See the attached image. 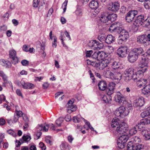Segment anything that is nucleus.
Wrapping results in <instances>:
<instances>
[{"label":"nucleus","instance_id":"obj_1","mask_svg":"<svg viewBox=\"0 0 150 150\" xmlns=\"http://www.w3.org/2000/svg\"><path fill=\"white\" fill-rule=\"evenodd\" d=\"M146 69L144 68L143 69L139 70L136 72H134L133 69H129L128 70L127 76L134 80L140 78L143 75V73L145 71Z\"/></svg>","mask_w":150,"mask_h":150},{"label":"nucleus","instance_id":"obj_2","mask_svg":"<svg viewBox=\"0 0 150 150\" xmlns=\"http://www.w3.org/2000/svg\"><path fill=\"white\" fill-rule=\"evenodd\" d=\"M115 85V84L113 83H110L109 84L108 87H107L105 90L108 96V97H106V98H104V100L105 103H108L109 101L111 100L109 96L111 95L114 93Z\"/></svg>","mask_w":150,"mask_h":150},{"label":"nucleus","instance_id":"obj_3","mask_svg":"<svg viewBox=\"0 0 150 150\" xmlns=\"http://www.w3.org/2000/svg\"><path fill=\"white\" fill-rule=\"evenodd\" d=\"M120 4L117 2H112L109 4L106 12H115L118 10Z\"/></svg>","mask_w":150,"mask_h":150},{"label":"nucleus","instance_id":"obj_4","mask_svg":"<svg viewBox=\"0 0 150 150\" xmlns=\"http://www.w3.org/2000/svg\"><path fill=\"white\" fill-rule=\"evenodd\" d=\"M138 11L135 10L129 11L126 16V20L128 22H130L133 21L135 16L137 15Z\"/></svg>","mask_w":150,"mask_h":150},{"label":"nucleus","instance_id":"obj_5","mask_svg":"<svg viewBox=\"0 0 150 150\" xmlns=\"http://www.w3.org/2000/svg\"><path fill=\"white\" fill-rule=\"evenodd\" d=\"M144 19V16L142 15L137 16L133 23L134 27L137 28L141 25L143 26Z\"/></svg>","mask_w":150,"mask_h":150},{"label":"nucleus","instance_id":"obj_6","mask_svg":"<svg viewBox=\"0 0 150 150\" xmlns=\"http://www.w3.org/2000/svg\"><path fill=\"white\" fill-rule=\"evenodd\" d=\"M140 142V139L138 137H135L134 138L133 141L129 142L127 145V149L128 150H133L134 143L135 142H137L138 143Z\"/></svg>","mask_w":150,"mask_h":150},{"label":"nucleus","instance_id":"obj_7","mask_svg":"<svg viewBox=\"0 0 150 150\" xmlns=\"http://www.w3.org/2000/svg\"><path fill=\"white\" fill-rule=\"evenodd\" d=\"M111 59L110 57H107L106 59L100 61V66L101 68L104 69L108 66L111 61Z\"/></svg>","mask_w":150,"mask_h":150},{"label":"nucleus","instance_id":"obj_8","mask_svg":"<svg viewBox=\"0 0 150 150\" xmlns=\"http://www.w3.org/2000/svg\"><path fill=\"white\" fill-rule=\"evenodd\" d=\"M16 54V52L14 50H11L9 52V57L12 59L11 63L13 64H15L18 62V59Z\"/></svg>","mask_w":150,"mask_h":150},{"label":"nucleus","instance_id":"obj_9","mask_svg":"<svg viewBox=\"0 0 150 150\" xmlns=\"http://www.w3.org/2000/svg\"><path fill=\"white\" fill-rule=\"evenodd\" d=\"M107 73L109 74L110 77L111 79H120L121 77V75L120 73L116 72L114 70L112 71V72L108 71Z\"/></svg>","mask_w":150,"mask_h":150},{"label":"nucleus","instance_id":"obj_10","mask_svg":"<svg viewBox=\"0 0 150 150\" xmlns=\"http://www.w3.org/2000/svg\"><path fill=\"white\" fill-rule=\"evenodd\" d=\"M117 134H125L127 131L126 128L124 125L120 124L119 127H117V129H116Z\"/></svg>","mask_w":150,"mask_h":150},{"label":"nucleus","instance_id":"obj_11","mask_svg":"<svg viewBox=\"0 0 150 150\" xmlns=\"http://www.w3.org/2000/svg\"><path fill=\"white\" fill-rule=\"evenodd\" d=\"M127 49L126 47H121L117 50V54L122 57L127 54Z\"/></svg>","mask_w":150,"mask_h":150},{"label":"nucleus","instance_id":"obj_12","mask_svg":"<svg viewBox=\"0 0 150 150\" xmlns=\"http://www.w3.org/2000/svg\"><path fill=\"white\" fill-rule=\"evenodd\" d=\"M99 37L100 38V39H101L102 40L105 39L106 42L108 44H110L113 40V37L111 35H108L106 38L104 36V35H99Z\"/></svg>","mask_w":150,"mask_h":150},{"label":"nucleus","instance_id":"obj_13","mask_svg":"<svg viewBox=\"0 0 150 150\" xmlns=\"http://www.w3.org/2000/svg\"><path fill=\"white\" fill-rule=\"evenodd\" d=\"M128 139V136L127 135L123 134L121 136L118 140V145L123 144L126 142Z\"/></svg>","mask_w":150,"mask_h":150},{"label":"nucleus","instance_id":"obj_14","mask_svg":"<svg viewBox=\"0 0 150 150\" xmlns=\"http://www.w3.org/2000/svg\"><path fill=\"white\" fill-rule=\"evenodd\" d=\"M139 57L138 55H136L133 52H131L129 54L128 59L129 61L131 62H134L137 60Z\"/></svg>","mask_w":150,"mask_h":150},{"label":"nucleus","instance_id":"obj_15","mask_svg":"<svg viewBox=\"0 0 150 150\" xmlns=\"http://www.w3.org/2000/svg\"><path fill=\"white\" fill-rule=\"evenodd\" d=\"M107 14L108 15V21H110L112 22L116 20L117 16L116 14L112 13V12H107Z\"/></svg>","mask_w":150,"mask_h":150},{"label":"nucleus","instance_id":"obj_16","mask_svg":"<svg viewBox=\"0 0 150 150\" xmlns=\"http://www.w3.org/2000/svg\"><path fill=\"white\" fill-rule=\"evenodd\" d=\"M147 83V80L146 79L140 78L136 82V85L139 87H141L146 85Z\"/></svg>","mask_w":150,"mask_h":150},{"label":"nucleus","instance_id":"obj_17","mask_svg":"<svg viewBox=\"0 0 150 150\" xmlns=\"http://www.w3.org/2000/svg\"><path fill=\"white\" fill-rule=\"evenodd\" d=\"M99 89L101 91H104L106 90L107 87L106 82L104 81H100L98 84Z\"/></svg>","mask_w":150,"mask_h":150},{"label":"nucleus","instance_id":"obj_18","mask_svg":"<svg viewBox=\"0 0 150 150\" xmlns=\"http://www.w3.org/2000/svg\"><path fill=\"white\" fill-rule=\"evenodd\" d=\"M90 65L94 67H98L100 66V61L97 59H91L89 61Z\"/></svg>","mask_w":150,"mask_h":150},{"label":"nucleus","instance_id":"obj_19","mask_svg":"<svg viewBox=\"0 0 150 150\" xmlns=\"http://www.w3.org/2000/svg\"><path fill=\"white\" fill-rule=\"evenodd\" d=\"M147 40L146 36L145 35H140L137 38V42L141 43H145Z\"/></svg>","mask_w":150,"mask_h":150},{"label":"nucleus","instance_id":"obj_20","mask_svg":"<svg viewBox=\"0 0 150 150\" xmlns=\"http://www.w3.org/2000/svg\"><path fill=\"white\" fill-rule=\"evenodd\" d=\"M100 21L103 23H105L108 21V15L107 14V12L104 13L102 14L100 18Z\"/></svg>","mask_w":150,"mask_h":150},{"label":"nucleus","instance_id":"obj_21","mask_svg":"<svg viewBox=\"0 0 150 150\" xmlns=\"http://www.w3.org/2000/svg\"><path fill=\"white\" fill-rule=\"evenodd\" d=\"M89 7L93 9H96L98 6V4L97 1L95 0L92 1L89 4Z\"/></svg>","mask_w":150,"mask_h":150},{"label":"nucleus","instance_id":"obj_22","mask_svg":"<svg viewBox=\"0 0 150 150\" xmlns=\"http://www.w3.org/2000/svg\"><path fill=\"white\" fill-rule=\"evenodd\" d=\"M115 100L116 102L120 103L123 104L125 101V98L122 95H117L115 97Z\"/></svg>","mask_w":150,"mask_h":150},{"label":"nucleus","instance_id":"obj_23","mask_svg":"<svg viewBox=\"0 0 150 150\" xmlns=\"http://www.w3.org/2000/svg\"><path fill=\"white\" fill-rule=\"evenodd\" d=\"M98 60L100 61L106 59L107 57H108L106 54L103 52H99L98 53Z\"/></svg>","mask_w":150,"mask_h":150},{"label":"nucleus","instance_id":"obj_24","mask_svg":"<svg viewBox=\"0 0 150 150\" xmlns=\"http://www.w3.org/2000/svg\"><path fill=\"white\" fill-rule=\"evenodd\" d=\"M77 107L74 105H71L69 106L67 108V111L69 113L75 112L76 110Z\"/></svg>","mask_w":150,"mask_h":150},{"label":"nucleus","instance_id":"obj_25","mask_svg":"<svg viewBox=\"0 0 150 150\" xmlns=\"http://www.w3.org/2000/svg\"><path fill=\"white\" fill-rule=\"evenodd\" d=\"M22 85L24 88L26 89H32L34 87V84L30 83L24 82Z\"/></svg>","mask_w":150,"mask_h":150},{"label":"nucleus","instance_id":"obj_26","mask_svg":"<svg viewBox=\"0 0 150 150\" xmlns=\"http://www.w3.org/2000/svg\"><path fill=\"white\" fill-rule=\"evenodd\" d=\"M116 31L118 33L120 34V35L122 36L123 35H127V32L125 30L122 29L121 28L117 26V28Z\"/></svg>","mask_w":150,"mask_h":150},{"label":"nucleus","instance_id":"obj_27","mask_svg":"<svg viewBox=\"0 0 150 150\" xmlns=\"http://www.w3.org/2000/svg\"><path fill=\"white\" fill-rule=\"evenodd\" d=\"M143 51L142 48H136L133 49V53H134L136 55H138L139 57L140 55L142 53Z\"/></svg>","mask_w":150,"mask_h":150},{"label":"nucleus","instance_id":"obj_28","mask_svg":"<svg viewBox=\"0 0 150 150\" xmlns=\"http://www.w3.org/2000/svg\"><path fill=\"white\" fill-rule=\"evenodd\" d=\"M142 133L146 140L150 139V131L144 130L142 131Z\"/></svg>","mask_w":150,"mask_h":150},{"label":"nucleus","instance_id":"obj_29","mask_svg":"<svg viewBox=\"0 0 150 150\" xmlns=\"http://www.w3.org/2000/svg\"><path fill=\"white\" fill-rule=\"evenodd\" d=\"M117 119H115L112 121L111 125L112 128H116V129H117V127H119V125H120L119 123L117 122Z\"/></svg>","mask_w":150,"mask_h":150},{"label":"nucleus","instance_id":"obj_30","mask_svg":"<svg viewBox=\"0 0 150 150\" xmlns=\"http://www.w3.org/2000/svg\"><path fill=\"white\" fill-rule=\"evenodd\" d=\"M142 93L144 94H148L150 92V85L145 86L142 90Z\"/></svg>","mask_w":150,"mask_h":150},{"label":"nucleus","instance_id":"obj_31","mask_svg":"<svg viewBox=\"0 0 150 150\" xmlns=\"http://www.w3.org/2000/svg\"><path fill=\"white\" fill-rule=\"evenodd\" d=\"M144 103V101L143 99L139 98L136 100V105L138 106H143Z\"/></svg>","mask_w":150,"mask_h":150},{"label":"nucleus","instance_id":"obj_32","mask_svg":"<svg viewBox=\"0 0 150 150\" xmlns=\"http://www.w3.org/2000/svg\"><path fill=\"white\" fill-rule=\"evenodd\" d=\"M139 143H137V142H135L134 143V149L133 150H140L143 148V146L142 144H139Z\"/></svg>","mask_w":150,"mask_h":150},{"label":"nucleus","instance_id":"obj_33","mask_svg":"<svg viewBox=\"0 0 150 150\" xmlns=\"http://www.w3.org/2000/svg\"><path fill=\"white\" fill-rule=\"evenodd\" d=\"M145 125V124L144 122H143V120H142L141 122L140 123H139L137 125H136V128L138 129L140 131L144 127Z\"/></svg>","mask_w":150,"mask_h":150},{"label":"nucleus","instance_id":"obj_34","mask_svg":"<svg viewBox=\"0 0 150 150\" xmlns=\"http://www.w3.org/2000/svg\"><path fill=\"white\" fill-rule=\"evenodd\" d=\"M147 64V61H146V59L144 58V60L143 59L141 62V64L142 66L140 67L142 69L141 70L143 69H144V68L146 69V71L147 69L146 68V66Z\"/></svg>","mask_w":150,"mask_h":150},{"label":"nucleus","instance_id":"obj_35","mask_svg":"<svg viewBox=\"0 0 150 150\" xmlns=\"http://www.w3.org/2000/svg\"><path fill=\"white\" fill-rule=\"evenodd\" d=\"M144 21L143 27H148L150 25V17H148L146 20L144 19Z\"/></svg>","mask_w":150,"mask_h":150},{"label":"nucleus","instance_id":"obj_36","mask_svg":"<svg viewBox=\"0 0 150 150\" xmlns=\"http://www.w3.org/2000/svg\"><path fill=\"white\" fill-rule=\"evenodd\" d=\"M141 116L142 118H144L146 117H148L150 116V115L148 110L143 112L141 114Z\"/></svg>","mask_w":150,"mask_h":150},{"label":"nucleus","instance_id":"obj_37","mask_svg":"<svg viewBox=\"0 0 150 150\" xmlns=\"http://www.w3.org/2000/svg\"><path fill=\"white\" fill-rule=\"evenodd\" d=\"M117 28V24L113 23L110 26L109 28V30L110 31H113L115 30H116Z\"/></svg>","mask_w":150,"mask_h":150},{"label":"nucleus","instance_id":"obj_38","mask_svg":"<svg viewBox=\"0 0 150 150\" xmlns=\"http://www.w3.org/2000/svg\"><path fill=\"white\" fill-rule=\"evenodd\" d=\"M145 125L150 124V116L142 120Z\"/></svg>","mask_w":150,"mask_h":150},{"label":"nucleus","instance_id":"obj_39","mask_svg":"<svg viewBox=\"0 0 150 150\" xmlns=\"http://www.w3.org/2000/svg\"><path fill=\"white\" fill-rule=\"evenodd\" d=\"M144 6L146 9H148L150 8V0H146L144 3Z\"/></svg>","mask_w":150,"mask_h":150},{"label":"nucleus","instance_id":"obj_40","mask_svg":"<svg viewBox=\"0 0 150 150\" xmlns=\"http://www.w3.org/2000/svg\"><path fill=\"white\" fill-rule=\"evenodd\" d=\"M23 140L25 142H27L29 141L31 138L30 136L28 135L23 136L22 137Z\"/></svg>","mask_w":150,"mask_h":150},{"label":"nucleus","instance_id":"obj_41","mask_svg":"<svg viewBox=\"0 0 150 150\" xmlns=\"http://www.w3.org/2000/svg\"><path fill=\"white\" fill-rule=\"evenodd\" d=\"M118 110L120 112V113L122 115L124 113L125 110V108L124 106H122L118 108Z\"/></svg>","mask_w":150,"mask_h":150},{"label":"nucleus","instance_id":"obj_42","mask_svg":"<svg viewBox=\"0 0 150 150\" xmlns=\"http://www.w3.org/2000/svg\"><path fill=\"white\" fill-rule=\"evenodd\" d=\"M63 93L62 92H58L56 93L55 97H57V98H62V97L63 96Z\"/></svg>","mask_w":150,"mask_h":150},{"label":"nucleus","instance_id":"obj_43","mask_svg":"<svg viewBox=\"0 0 150 150\" xmlns=\"http://www.w3.org/2000/svg\"><path fill=\"white\" fill-rule=\"evenodd\" d=\"M89 73L90 76V80L92 81L94 83L95 78L94 77V76L93 75V74L92 73L91 71L89 70Z\"/></svg>","mask_w":150,"mask_h":150},{"label":"nucleus","instance_id":"obj_44","mask_svg":"<svg viewBox=\"0 0 150 150\" xmlns=\"http://www.w3.org/2000/svg\"><path fill=\"white\" fill-rule=\"evenodd\" d=\"M39 146L42 150H45L46 149V147L45 144L42 142H40L39 144Z\"/></svg>","mask_w":150,"mask_h":150},{"label":"nucleus","instance_id":"obj_45","mask_svg":"<svg viewBox=\"0 0 150 150\" xmlns=\"http://www.w3.org/2000/svg\"><path fill=\"white\" fill-rule=\"evenodd\" d=\"M136 132V130L134 129H130L129 132V134L130 135H133Z\"/></svg>","mask_w":150,"mask_h":150},{"label":"nucleus","instance_id":"obj_46","mask_svg":"<svg viewBox=\"0 0 150 150\" xmlns=\"http://www.w3.org/2000/svg\"><path fill=\"white\" fill-rule=\"evenodd\" d=\"M5 97L3 95H1L0 96V103H2L3 101L5 100Z\"/></svg>","mask_w":150,"mask_h":150},{"label":"nucleus","instance_id":"obj_47","mask_svg":"<svg viewBox=\"0 0 150 150\" xmlns=\"http://www.w3.org/2000/svg\"><path fill=\"white\" fill-rule=\"evenodd\" d=\"M93 51L92 50H90L89 51H87L86 52V56L87 57H90L93 53Z\"/></svg>","mask_w":150,"mask_h":150},{"label":"nucleus","instance_id":"obj_48","mask_svg":"<svg viewBox=\"0 0 150 150\" xmlns=\"http://www.w3.org/2000/svg\"><path fill=\"white\" fill-rule=\"evenodd\" d=\"M98 53L95 52L92 55V57L93 59H98Z\"/></svg>","mask_w":150,"mask_h":150},{"label":"nucleus","instance_id":"obj_49","mask_svg":"<svg viewBox=\"0 0 150 150\" xmlns=\"http://www.w3.org/2000/svg\"><path fill=\"white\" fill-rule=\"evenodd\" d=\"M16 113L17 116H18L20 117H21L23 116V114L21 111L16 110Z\"/></svg>","mask_w":150,"mask_h":150},{"label":"nucleus","instance_id":"obj_50","mask_svg":"<svg viewBox=\"0 0 150 150\" xmlns=\"http://www.w3.org/2000/svg\"><path fill=\"white\" fill-rule=\"evenodd\" d=\"M38 5V0H34L33 5L34 7H37Z\"/></svg>","mask_w":150,"mask_h":150},{"label":"nucleus","instance_id":"obj_51","mask_svg":"<svg viewBox=\"0 0 150 150\" xmlns=\"http://www.w3.org/2000/svg\"><path fill=\"white\" fill-rule=\"evenodd\" d=\"M6 123V121L3 118L0 119V125H3Z\"/></svg>","mask_w":150,"mask_h":150},{"label":"nucleus","instance_id":"obj_52","mask_svg":"<svg viewBox=\"0 0 150 150\" xmlns=\"http://www.w3.org/2000/svg\"><path fill=\"white\" fill-rule=\"evenodd\" d=\"M115 116L117 117H118L119 116H120L121 114L120 113V112L118 111V110H116L114 112V113Z\"/></svg>","mask_w":150,"mask_h":150},{"label":"nucleus","instance_id":"obj_53","mask_svg":"<svg viewBox=\"0 0 150 150\" xmlns=\"http://www.w3.org/2000/svg\"><path fill=\"white\" fill-rule=\"evenodd\" d=\"M104 47V45L103 43H99L98 45L97 48L98 49H100Z\"/></svg>","mask_w":150,"mask_h":150},{"label":"nucleus","instance_id":"obj_54","mask_svg":"<svg viewBox=\"0 0 150 150\" xmlns=\"http://www.w3.org/2000/svg\"><path fill=\"white\" fill-rule=\"evenodd\" d=\"M65 118L67 121H69L71 119V116L68 115H67L66 116Z\"/></svg>","mask_w":150,"mask_h":150},{"label":"nucleus","instance_id":"obj_55","mask_svg":"<svg viewBox=\"0 0 150 150\" xmlns=\"http://www.w3.org/2000/svg\"><path fill=\"white\" fill-rule=\"evenodd\" d=\"M29 149L30 150H37V148L35 145H33L30 146Z\"/></svg>","mask_w":150,"mask_h":150},{"label":"nucleus","instance_id":"obj_56","mask_svg":"<svg viewBox=\"0 0 150 150\" xmlns=\"http://www.w3.org/2000/svg\"><path fill=\"white\" fill-rule=\"evenodd\" d=\"M97 15V13H96L95 11H93L92 13L91 17L92 18H94L96 17Z\"/></svg>","mask_w":150,"mask_h":150},{"label":"nucleus","instance_id":"obj_57","mask_svg":"<svg viewBox=\"0 0 150 150\" xmlns=\"http://www.w3.org/2000/svg\"><path fill=\"white\" fill-rule=\"evenodd\" d=\"M41 134V133L40 132H37L35 135L37 137V138L38 139L39 138Z\"/></svg>","mask_w":150,"mask_h":150},{"label":"nucleus","instance_id":"obj_58","mask_svg":"<svg viewBox=\"0 0 150 150\" xmlns=\"http://www.w3.org/2000/svg\"><path fill=\"white\" fill-rule=\"evenodd\" d=\"M28 62L26 60H23L21 62L23 65L25 66L28 64Z\"/></svg>","mask_w":150,"mask_h":150},{"label":"nucleus","instance_id":"obj_59","mask_svg":"<svg viewBox=\"0 0 150 150\" xmlns=\"http://www.w3.org/2000/svg\"><path fill=\"white\" fill-rule=\"evenodd\" d=\"M16 93L17 94L20 96L22 97V95L21 93V91L19 90H17L16 91Z\"/></svg>","mask_w":150,"mask_h":150},{"label":"nucleus","instance_id":"obj_60","mask_svg":"<svg viewBox=\"0 0 150 150\" xmlns=\"http://www.w3.org/2000/svg\"><path fill=\"white\" fill-rule=\"evenodd\" d=\"M23 50L26 52H28V48L27 46L26 45H24L23 47Z\"/></svg>","mask_w":150,"mask_h":150},{"label":"nucleus","instance_id":"obj_61","mask_svg":"<svg viewBox=\"0 0 150 150\" xmlns=\"http://www.w3.org/2000/svg\"><path fill=\"white\" fill-rule=\"evenodd\" d=\"M12 22L13 23L16 25H18V22L16 19H13L12 20Z\"/></svg>","mask_w":150,"mask_h":150},{"label":"nucleus","instance_id":"obj_62","mask_svg":"<svg viewBox=\"0 0 150 150\" xmlns=\"http://www.w3.org/2000/svg\"><path fill=\"white\" fill-rule=\"evenodd\" d=\"M7 132L8 133V134L11 135H13L14 133V132L11 129H9L7 131Z\"/></svg>","mask_w":150,"mask_h":150},{"label":"nucleus","instance_id":"obj_63","mask_svg":"<svg viewBox=\"0 0 150 150\" xmlns=\"http://www.w3.org/2000/svg\"><path fill=\"white\" fill-rule=\"evenodd\" d=\"M21 150H29V148L27 146H23L22 147Z\"/></svg>","mask_w":150,"mask_h":150},{"label":"nucleus","instance_id":"obj_64","mask_svg":"<svg viewBox=\"0 0 150 150\" xmlns=\"http://www.w3.org/2000/svg\"><path fill=\"white\" fill-rule=\"evenodd\" d=\"M6 34L8 36H10L11 34V30H8L7 31Z\"/></svg>","mask_w":150,"mask_h":150}]
</instances>
